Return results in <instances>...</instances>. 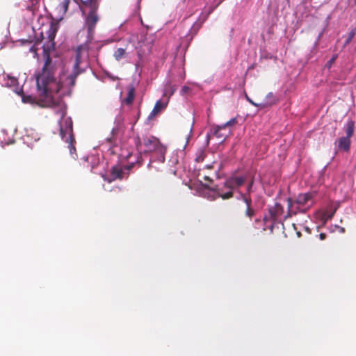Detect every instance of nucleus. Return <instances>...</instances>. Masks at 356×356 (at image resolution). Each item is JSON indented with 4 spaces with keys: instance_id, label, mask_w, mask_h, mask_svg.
Segmentation results:
<instances>
[{
    "instance_id": "nucleus-14",
    "label": "nucleus",
    "mask_w": 356,
    "mask_h": 356,
    "mask_svg": "<svg viewBox=\"0 0 356 356\" xmlns=\"http://www.w3.org/2000/svg\"><path fill=\"white\" fill-rule=\"evenodd\" d=\"M70 0H62L57 9H59V13L62 14V15H65L68 10L69 3Z\"/></svg>"
},
{
    "instance_id": "nucleus-30",
    "label": "nucleus",
    "mask_w": 356,
    "mask_h": 356,
    "mask_svg": "<svg viewBox=\"0 0 356 356\" xmlns=\"http://www.w3.org/2000/svg\"><path fill=\"white\" fill-rule=\"evenodd\" d=\"M141 1H142V0H137L136 6V7L137 8H140Z\"/></svg>"
},
{
    "instance_id": "nucleus-16",
    "label": "nucleus",
    "mask_w": 356,
    "mask_h": 356,
    "mask_svg": "<svg viewBox=\"0 0 356 356\" xmlns=\"http://www.w3.org/2000/svg\"><path fill=\"white\" fill-rule=\"evenodd\" d=\"M252 105L256 106V107H259V108H266L267 106H272L273 105V104L275 103V101H273L271 102H262V103H259V104H257V103H255L254 102H253L252 99L250 100L249 102Z\"/></svg>"
},
{
    "instance_id": "nucleus-3",
    "label": "nucleus",
    "mask_w": 356,
    "mask_h": 356,
    "mask_svg": "<svg viewBox=\"0 0 356 356\" xmlns=\"http://www.w3.org/2000/svg\"><path fill=\"white\" fill-rule=\"evenodd\" d=\"M314 194L312 192L300 193L295 198L288 197L287 212L283 221L298 213H306L314 204Z\"/></svg>"
},
{
    "instance_id": "nucleus-22",
    "label": "nucleus",
    "mask_w": 356,
    "mask_h": 356,
    "mask_svg": "<svg viewBox=\"0 0 356 356\" xmlns=\"http://www.w3.org/2000/svg\"><path fill=\"white\" fill-rule=\"evenodd\" d=\"M266 99L268 100H266L265 102H271L273 101H275V103L273 104H276V102H277L276 99L274 97V95H273V92H269L266 95Z\"/></svg>"
},
{
    "instance_id": "nucleus-19",
    "label": "nucleus",
    "mask_w": 356,
    "mask_h": 356,
    "mask_svg": "<svg viewBox=\"0 0 356 356\" xmlns=\"http://www.w3.org/2000/svg\"><path fill=\"white\" fill-rule=\"evenodd\" d=\"M335 211L336 210H334L331 213H324L323 215V217H322V220H323V222L324 223H326V222L328 220H330L332 218V217L334 216V213H335Z\"/></svg>"
},
{
    "instance_id": "nucleus-9",
    "label": "nucleus",
    "mask_w": 356,
    "mask_h": 356,
    "mask_svg": "<svg viewBox=\"0 0 356 356\" xmlns=\"http://www.w3.org/2000/svg\"><path fill=\"white\" fill-rule=\"evenodd\" d=\"M339 151L348 152L350 147V140L348 137H340L336 142Z\"/></svg>"
},
{
    "instance_id": "nucleus-36",
    "label": "nucleus",
    "mask_w": 356,
    "mask_h": 356,
    "mask_svg": "<svg viewBox=\"0 0 356 356\" xmlns=\"http://www.w3.org/2000/svg\"><path fill=\"white\" fill-rule=\"evenodd\" d=\"M341 231L342 232H344L345 229L342 227V228H341Z\"/></svg>"
},
{
    "instance_id": "nucleus-40",
    "label": "nucleus",
    "mask_w": 356,
    "mask_h": 356,
    "mask_svg": "<svg viewBox=\"0 0 356 356\" xmlns=\"http://www.w3.org/2000/svg\"><path fill=\"white\" fill-rule=\"evenodd\" d=\"M355 5H356V0H355Z\"/></svg>"
},
{
    "instance_id": "nucleus-6",
    "label": "nucleus",
    "mask_w": 356,
    "mask_h": 356,
    "mask_svg": "<svg viewBox=\"0 0 356 356\" xmlns=\"http://www.w3.org/2000/svg\"><path fill=\"white\" fill-rule=\"evenodd\" d=\"M268 212L273 225L282 222L280 218L284 213V207L281 204L276 202L273 206L269 207Z\"/></svg>"
},
{
    "instance_id": "nucleus-18",
    "label": "nucleus",
    "mask_w": 356,
    "mask_h": 356,
    "mask_svg": "<svg viewBox=\"0 0 356 356\" xmlns=\"http://www.w3.org/2000/svg\"><path fill=\"white\" fill-rule=\"evenodd\" d=\"M355 34H356V28H353L350 30V31L348 33V36L344 42V47L348 45L352 41V40L355 37Z\"/></svg>"
},
{
    "instance_id": "nucleus-20",
    "label": "nucleus",
    "mask_w": 356,
    "mask_h": 356,
    "mask_svg": "<svg viewBox=\"0 0 356 356\" xmlns=\"http://www.w3.org/2000/svg\"><path fill=\"white\" fill-rule=\"evenodd\" d=\"M236 123H237V119H236V118H232L228 122H227L226 123L220 125V127L225 129L227 127H232V126L235 125Z\"/></svg>"
},
{
    "instance_id": "nucleus-4",
    "label": "nucleus",
    "mask_w": 356,
    "mask_h": 356,
    "mask_svg": "<svg viewBox=\"0 0 356 356\" xmlns=\"http://www.w3.org/2000/svg\"><path fill=\"white\" fill-rule=\"evenodd\" d=\"M83 12H88L86 17V26L88 33L92 35L95 31V26L99 21L97 10L99 5V0H81Z\"/></svg>"
},
{
    "instance_id": "nucleus-39",
    "label": "nucleus",
    "mask_w": 356,
    "mask_h": 356,
    "mask_svg": "<svg viewBox=\"0 0 356 356\" xmlns=\"http://www.w3.org/2000/svg\"><path fill=\"white\" fill-rule=\"evenodd\" d=\"M298 236H300V233L298 232Z\"/></svg>"
},
{
    "instance_id": "nucleus-23",
    "label": "nucleus",
    "mask_w": 356,
    "mask_h": 356,
    "mask_svg": "<svg viewBox=\"0 0 356 356\" xmlns=\"http://www.w3.org/2000/svg\"><path fill=\"white\" fill-rule=\"evenodd\" d=\"M134 165V163H131V164H129V165H125V166L123 168V169H124V172H125V171H127V172H126V174H127V176H126V177H127L129 176V170H131L133 168Z\"/></svg>"
},
{
    "instance_id": "nucleus-26",
    "label": "nucleus",
    "mask_w": 356,
    "mask_h": 356,
    "mask_svg": "<svg viewBox=\"0 0 356 356\" xmlns=\"http://www.w3.org/2000/svg\"><path fill=\"white\" fill-rule=\"evenodd\" d=\"M203 154H204V153L202 152L200 153V154L198 156H197V158L195 159V161L197 162L203 161V160H204V155Z\"/></svg>"
},
{
    "instance_id": "nucleus-8",
    "label": "nucleus",
    "mask_w": 356,
    "mask_h": 356,
    "mask_svg": "<svg viewBox=\"0 0 356 356\" xmlns=\"http://www.w3.org/2000/svg\"><path fill=\"white\" fill-rule=\"evenodd\" d=\"M126 172H124L123 168L120 165L113 166L111 170V179H108V182H111L116 179H122L125 177Z\"/></svg>"
},
{
    "instance_id": "nucleus-1",
    "label": "nucleus",
    "mask_w": 356,
    "mask_h": 356,
    "mask_svg": "<svg viewBox=\"0 0 356 356\" xmlns=\"http://www.w3.org/2000/svg\"><path fill=\"white\" fill-rule=\"evenodd\" d=\"M58 29L56 22H51L47 31L48 44L43 46V57L44 63L40 72L36 75V84L39 92L40 100L45 106L51 107L60 105V97L70 92L75 86L79 75L85 72L83 65L88 55L86 45H80L76 49L75 60L72 71L67 76H60L57 81L56 74L60 67L58 58L50 56L49 51L54 48V39Z\"/></svg>"
},
{
    "instance_id": "nucleus-29",
    "label": "nucleus",
    "mask_w": 356,
    "mask_h": 356,
    "mask_svg": "<svg viewBox=\"0 0 356 356\" xmlns=\"http://www.w3.org/2000/svg\"><path fill=\"white\" fill-rule=\"evenodd\" d=\"M253 184V181H251L248 186V191L250 192Z\"/></svg>"
},
{
    "instance_id": "nucleus-12",
    "label": "nucleus",
    "mask_w": 356,
    "mask_h": 356,
    "mask_svg": "<svg viewBox=\"0 0 356 356\" xmlns=\"http://www.w3.org/2000/svg\"><path fill=\"white\" fill-rule=\"evenodd\" d=\"M127 56L125 48H118L113 53V57L117 61L125 58Z\"/></svg>"
},
{
    "instance_id": "nucleus-28",
    "label": "nucleus",
    "mask_w": 356,
    "mask_h": 356,
    "mask_svg": "<svg viewBox=\"0 0 356 356\" xmlns=\"http://www.w3.org/2000/svg\"><path fill=\"white\" fill-rule=\"evenodd\" d=\"M170 90H171V92H170V95H172L174 94V92H175V90H177V87L175 86H170Z\"/></svg>"
},
{
    "instance_id": "nucleus-13",
    "label": "nucleus",
    "mask_w": 356,
    "mask_h": 356,
    "mask_svg": "<svg viewBox=\"0 0 356 356\" xmlns=\"http://www.w3.org/2000/svg\"><path fill=\"white\" fill-rule=\"evenodd\" d=\"M355 131V122L350 120L347 122L346 127H345V131L346 136L348 138H350V137L353 136Z\"/></svg>"
},
{
    "instance_id": "nucleus-38",
    "label": "nucleus",
    "mask_w": 356,
    "mask_h": 356,
    "mask_svg": "<svg viewBox=\"0 0 356 356\" xmlns=\"http://www.w3.org/2000/svg\"><path fill=\"white\" fill-rule=\"evenodd\" d=\"M321 34H320V35H318V40H319V38H321Z\"/></svg>"
},
{
    "instance_id": "nucleus-7",
    "label": "nucleus",
    "mask_w": 356,
    "mask_h": 356,
    "mask_svg": "<svg viewBox=\"0 0 356 356\" xmlns=\"http://www.w3.org/2000/svg\"><path fill=\"white\" fill-rule=\"evenodd\" d=\"M60 135L63 140H65V141L68 144V148L70 152L71 155H76V148L74 146L75 143V139L72 134V127L69 129V133L68 136H66V134L64 132L63 129L60 128Z\"/></svg>"
},
{
    "instance_id": "nucleus-32",
    "label": "nucleus",
    "mask_w": 356,
    "mask_h": 356,
    "mask_svg": "<svg viewBox=\"0 0 356 356\" xmlns=\"http://www.w3.org/2000/svg\"><path fill=\"white\" fill-rule=\"evenodd\" d=\"M254 222H255V223H259V222H261V220H260L259 218H256V219L254 220Z\"/></svg>"
},
{
    "instance_id": "nucleus-34",
    "label": "nucleus",
    "mask_w": 356,
    "mask_h": 356,
    "mask_svg": "<svg viewBox=\"0 0 356 356\" xmlns=\"http://www.w3.org/2000/svg\"><path fill=\"white\" fill-rule=\"evenodd\" d=\"M245 98L246 99L250 102V100H251V99L245 94Z\"/></svg>"
},
{
    "instance_id": "nucleus-31",
    "label": "nucleus",
    "mask_w": 356,
    "mask_h": 356,
    "mask_svg": "<svg viewBox=\"0 0 356 356\" xmlns=\"http://www.w3.org/2000/svg\"><path fill=\"white\" fill-rule=\"evenodd\" d=\"M204 180H206V181H210V182H211V181H212V179H211L209 176H204Z\"/></svg>"
},
{
    "instance_id": "nucleus-24",
    "label": "nucleus",
    "mask_w": 356,
    "mask_h": 356,
    "mask_svg": "<svg viewBox=\"0 0 356 356\" xmlns=\"http://www.w3.org/2000/svg\"><path fill=\"white\" fill-rule=\"evenodd\" d=\"M337 58V55H334L332 57V58L327 62V66L328 67H331L332 64L335 62L336 59Z\"/></svg>"
},
{
    "instance_id": "nucleus-25",
    "label": "nucleus",
    "mask_w": 356,
    "mask_h": 356,
    "mask_svg": "<svg viewBox=\"0 0 356 356\" xmlns=\"http://www.w3.org/2000/svg\"><path fill=\"white\" fill-rule=\"evenodd\" d=\"M190 90L191 88L189 87L184 86L182 87L181 92L182 95H185L188 93Z\"/></svg>"
},
{
    "instance_id": "nucleus-15",
    "label": "nucleus",
    "mask_w": 356,
    "mask_h": 356,
    "mask_svg": "<svg viewBox=\"0 0 356 356\" xmlns=\"http://www.w3.org/2000/svg\"><path fill=\"white\" fill-rule=\"evenodd\" d=\"M245 216L252 220L256 215V210L252 206L246 207L244 212Z\"/></svg>"
},
{
    "instance_id": "nucleus-2",
    "label": "nucleus",
    "mask_w": 356,
    "mask_h": 356,
    "mask_svg": "<svg viewBox=\"0 0 356 356\" xmlns=\"http://www.w3.org/2000/svg\"><path fill=\"white\" fill-rule=\"evenodd\" d=\"M135 144L140 154H149L150 162L165 161L166 147L160 140L153 136H143V138L137 136L135 139Z\"/></svg>"
},
{
    "instance_id": "nucleus-11",
    "label": "nucleus",
    "mask_w": 356,
    "mask_h": 356,
    "mask_svg": "<svg viewBox=\"0 0 356 356\" xmlns=\"http://www.w3.org/2000/svg\"><path fill=\"white\" fill-rule=\"evenodd\" d=\"M135 97V88L133 86H131L128 88V93L127 96L125 99H123V102L127 105H131Z\"/></svg>"
},
{
    "instance_id": "nucleus-33",
    "label": "nucleus",
    "mask_w": 356,
    "mask_h": 356,
    "mask_svg": "<svg viewBox=\"0 0 356 356\" xmlns=\"http://www.w3.org/2000/svg\"><path fill=\"white\" fill-rule=\"evenodd\" d=\"M206 168L207 169H211V168H213V165H206Z\"/></svg>"
},
{
    "instance_id": "nucleus-21",
    "label": "nucleus",
    "mask_w": 356,
    "mask_h": 356,
    "mask_svg": "<svg viewBox=\"0 0 356 356\" xmlns=\"http://www.w3.org/2000/svg\"><path fill=\"white\" fill-rule=\"evenodd\" d=\"M242 200L245 203L246 207L252 206V199L250 196H248L244 194H241Z\"/></svg>"
},
{
    "instance_id": "nucleus-27",
    "label": "nucleus",
    "mask_w": 356,
    "mask_h": 356,
    "mask_svg": "<svg viewBox=\"0 0 356 356\" xmlns=\"http://www.w3.org/2000/svg\"><path fill=\"white\" fill-rule=\"evenodd\" d=\"M318 238L321 241H323L327 238V234L325 233H321L318 235Z\"/></svg>"
},
{
    "instance_id": "nucleus-5",
    "label": "nucleus",
    "mask_w": 356,
    "mask_h": 356,
    "mask_svg": "<svg viewBox=\"0 0 356 356\" xmlns=\"http://www.w3.org/2000/svg\"><path fill=\"white\" fill-rule=\"evenodd\" d=\"M245 178L243 177H231L228 178L225 182V187L229 188V191L222 193V190L217 186L210 188L207 185H205L206 188H209L212 191L216 192L218 197H222L223 200H227L233 197L232 190L243 185L245 182Z\"/></svg>"
},
{
    "instance_id": "nucleus-17",
    "label": "nucleus",
    "mask_w": 356,
    "mask_h": 356,
    "mask_svg": "<svg viewBox=\"0 0 356 356\" xmlns=\"http://www.w3.org/2000/svg\"><path fill=\"white\" fill-rule=\"evenodd\" d=\"M222 129H225V128L220 127V125H217L212 129V134L217 138H222L224 136L220 132Z\"/></svg>"
},
{
    "instance_id": "nucleus-37",
    "label": "nucleus",
    "mask_w": 356,
    "mask_h": 356,
    "mask_svg": "<svg viewBox=\"0 0 356 356\" xmlns=\"http://www.w3.org/2000/svg\"><path fill=\"white\" fill-rule=\"evenodd\" d=\"M317 44H318V40L315 42L314 45L317 46Z\"/></svg>"
},
{
    "instance_id": "nucleus-10",
    "label": "nucleus",
    "mask_w": 356,
    "mask_h": 356,
    "mask_svg": "<svg viewBox=\"0 0 356 356\" xmlns=\"http://www.w3.org/2000/svg\"><path fill=\"white\" fill-rule=\"evenodd\" d=\"M168 102H163L161 100H158L154 106L153 110L152 111L149 117H154L156 115L159 113H160L162 110L165 109L167 106Z\"/></svg>"
},
{
    "instance_id": "nucleus-35",
    "label": "nucleus",
    "mask_w": 356,
    "mask_h": 356,
    "mask_svg": "<svg viewBox=\"0 0 356 356\" xmlns=\"http://www.w3.org/2000/svg\"><path fill=\"white\" fill-rule=\"evenodd\" d=\"M16 81V79H11V83L13 84Z\"/></svg>"
}]
</instances>
